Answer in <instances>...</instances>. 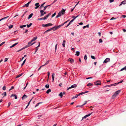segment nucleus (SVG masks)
I'll list each match as a JSON object with an SVG mask.
<instances>
[{"instance_id":"obj_1","label":"nucleus","mask_w":126,"mask_h":126,"mask_svg":"<svg viewBox=\"0 0 126 126\" xmlns=\"http://www.w3.org/2000/svg\"><path fill=\"white\" fill-rule=\"evenodd\" d=\"M65 10L62 9L61 11L59 12L58 15L56 16V18H57L60 17L61 15H63L65 14Z\"/></svg>"},{"instance_id":"obj_2","label":"nucleus","mask_w":126,"mask_h":126,"mask_svg":"<svg viewBox=\"0 0 126 126\" xmlns=\"http://www.w3.org/2000/svg\"><path fill=\"white\" fill-rule=\"evenodd\" d=\"M51 14L50 13H49L47 15L45 16L44 17H42L41 18H38V20H45L50 15H51Z\"/></svg>"},{"instance_id":"obj_3","label":"nucleus","mask_w":126,"mask_h":126,"mask_svg":"<svg viewBox=\"0 0 126 126\" xmlns=\"http://www.w3.org/2000/svg\"><path fill=\"white\" fill-rule=\"evenodd\" d=\"M120 90H118L116 91L114 93V94L112 96V98H114L120 92Z\"/></svg>"},{"instance_id":"obj_4","label":"nucleus","mask_w":126,"mask_h":126,"mask_svg":"<svg viewBox=\"0 0 126 126\" xmlns=\"http://www.w3.org/2000/svg\"><path fill=\"white\" fill-rule=\"evenodd\" d=\"M40 13L41 14L40 16H42L44 15V14L46 13V12H44V10H41L40 11Z\"/></svg>"},{"instance_id":"obj_5","label":"nucleus","mask_w":126,"mask_h":126,"mask_svg":"<svg viewBox=\"0 0 126 126\" xmlns=\"http://www.w3.org/2000/svg\"><path fill=\"white\" fill-rule=\"evenodd\" d=\"M94 84L95 85H99L101 84V83L99 80H98L94 83Z\"/></svg>"},{"instance_id":"obj_6","label":"nucleus","mask_w":126,"mask_h":126,"mask_svg":"<svg viewBox=\"0 0 126 126\" xmlns=\"http://www.w3.org/2000/svg\"><path fill=\"white\" fill-rule=\"evenodd\" d=\"M77 87V85L76 84H74L72 85L71 87L68 88L67 89V90H68L69 89L72 88H74L76 87Z\"/></svg>"},{"instance_id":"obj_7","label":"nucleus","mask_w":126,"mask_h":126,"mask_svg":"<svg viewBox=\"0 0 126 126\" xmlns=\"http://www.w3.org/2000/svg\"><path fill=\"white\" fill-rule=\"evenodd\" d=\"M110 59L109 58H107L103 62V63H106L108 62H109L110 61Z\"/></svg>"},{"instance_id":"obj_8","label":"nucleus","mask_w":126,"mask_h":126,"mask_svg":"<svg viewBox=\"0 0 126 126\" xmlns=\"http://www.w3.org/2000/svg\"><path fill=\"white\" fill-rule=\"evenodd\" d=\"M92 112L90 113L89 114L86 115L84 116V117H83L82 118V120L84 119H85V118H86L87 117L89 116H90V115H91L92 114Z\"/></svg>"},{"instance_id":"obj_9","label":"nucleus","mask_w":126,"mask_h":126,"mask_svg":"<svg viewBox=\"0 0 126 126\" xmlns=\"http://www.w3.org/2000/svg\"><path fill=\"white\" fill-rule=\"evenodd\" d=\"M62 26L61 25H60L58 26H55L54 27V30H56L57 29L60 28Z\"/></svg>"},{"instance_id":"obj_10","label":"nucleus","mask_w":126,"mask_h":126,"mask_svg":"<svg viewBox=\"0 0 126 126\" xmlns=\"http://www.w3.org/2000/svg\"><path fill=\"white\" fill-rule=\"evenodd\" d=\"M39 3H36L35 4V5L36 6V7H35V9H37L40 6V5H39Z\"/></svg>"},{"instance_id":"obj_11","label":"nucleus","mask_w":126,"mask_h":126,"mask_svg":"<svg viewBox=\"0 0 126 126\" xmlns=\"http://www.w3.org/2000/svg\"><path fill=\"white\" fill-rule=\"evenodd\" d=\"M32 1V0H31L30 2H29L28 3H27L25 4L23 6V7H28L29 6V4L31 2V1Z\"/></svg>"},{"instance_id":"obj_12","label":"nucleus","mask_w":126,"mask_h":126,"mask_svg":"<svg viewBox=\"0 0 126 126\" xmlns=\"http://www.w3.org/2000/svg\"><path fill=\"white\" fill-rule=\"evenodd\" d=\"M68 61L70 62L71 63H73L74 62V60L71 58H69L68 59Z\"/></svg>"},{"instance_id":"obj_13","label":"nucleus","mask_w":126,"mask_h":126,"mask_svg":"<svg viewBox=\"0 0 126 126\" xmlns=\"http://www.w3.org/2000/svg\"><path fill=\"white\" fill-rule=\"evenodd\" d=\"M88 91H86V92H83L80 93L79 94H78V95H79V96L80 95L83 94H85V93H88Z\"/></svg>"},{"instance_id":"obj_14","label":"nucleus","mask_w":126,"mask_h":126,"mask_svg":"<svg viewBox=\"0 0 126 126\" xmlns=\"http://www.w3.org/2000/svg\"><path fill=\"white\" fill-rule=\"evenodd\" d=\"M65 94V93L64 92H63V93H62V92H61L60 93L59 95L61 97V98H62V97L63 94Z\"/></svg>"},{"instance_id":"obj_15","label":"nucleus","mask_w":126,"mask_h":126,"mask_svg":"<svg viewBox=\"0 0 126 126\" xmlns=\"http://www.w3.org/2000/svg\"><path fill=\"white\" fill-rule=\"evenodd\" d=\"M32 42H31H31H29L28 43V45H29V46H31L33 44L35 43H31Z\"/></svg>"},{"instance_id":"obj_16","label":"nucleus","mask_w":126,"mask_h":126,"mask_svg":"<svg viewBox=\"0 0 126 126\" xmlns=\"http://www.w3.org/2000/svg\"><path fill=\"white\" fill-rule=\"evenodd\" d=\"M18 43H15L13 45H12V46H10V48H12L13 47H14L16 45H17Z\"/></svg>"},{"instance_id":"obj_17","label":"nucleus","mask_w":126,"mask_h":126,"mask_svg":"<svg viewBox=\"0 0 126 126\" xmlns=\"http://www.w3.org/2000/svg\"><path fill=\"white\" fill-rule=\"evenodd\" d=\"M27 97V96L25 95V94H24V95L22 97V100H23L25 98H26Z\"/></svg>"},{"instance_id":"obj_18","label":"nucleus","mask_w":126,"mask_h":126,"mask_svg":"<svg viewBox=\"0 0 126 126\" xmlns=\"http://www.w3.org/2000/svg\"><path fill=\"white\" fill-rule=\"evenodd\" d=\"M42 26L43 27H47L48 26H49L48 24L47 23L46 24H43L42 25Z\"/></svg>"},{"instance_id":"obj_19","label":"nucleus","mask_w":126,"mask_h":126,"mask_svg":"<svg viewBox=\"0 0 126 126\" xmlns=\"http://www.w3.org/2000/svg\"><path fill=\"white\" fill-rule=\"evenodd\" d=\"M126 3V0H124L122 1L121 3L120 4V5L123 4H125Z\"/></svg>"},{"instance_id":"obj_20","label":"nucleus","mask_w":126,"mask_h":126,"mask_svg":"<svg viewBox=\"0 0 126 126\" xmlns=\"http://www.w3.org/2000/svg\"><path fill=\"white\" fill-rule=\"evenodd\" d=\"M55 74L54 73H53L52 74V81L53 82L54 81V76H55Z\"/></svg>"},{"instance_id":"obj_21","label":"nucleus","mask_w":126,"mask_h":126,"mask_svg":"<svg viewBox=\"0 0 126 126\" xmlns=\"http://www.w3.org/2000/svg\"><path fill=\"white\" fill-rule=\"evenodd\" d=\"M87 101H86L85 102V103L84 104H83L82 105H81V106H76V107H81L83 106V105H84L86 104L87 103Z\"/></svg>"},{"instance_id":"obj_22","label":"nucleus","mask_w":126,"mask_h":126,"mask_svg":"<svg viewBox=\"0 0 126 126\" xmlns=\"http://www.w3.org/2000/svg\"><path fill=\"white\" fill-rule=\"evenodd\" d=\"M37 38V37H35L34 38L31 40V41L32 42L33 41H34L35 40H36Z\"/></svg>"},{"instance_id":"obj_23","label":"nucleus","mask_w":126,"mask_h":126,"mask_svg":"<svg viewBox=\"0 0 126 126\" xmlns=\"http://www.w3.org/2000/svg\"><path fill=\"white\" fill-rule=\"evenodd\" d=\"M33 15V13H31V14L30 15H29V17H28V19H30L31 18L32 16V15Z\"/></svg>"},{"instance_id":"obj_24","label":"nucleus","mask_w":126,"mask_h":126,"mask_svg":"<svg viewBox=\"0 0 126 126\" xmlns=\"http://www.w3.org/2000/svg\"><path fill=\"white\" fill-rule=\"evenodd\" d=\"M9 17V16H6V17H3L2 18V19H1L0 20V21H1L2 20H4V19H7V18H8V17Z\"/></svg>"},{"instance_id":"obj_25","label":"nucleus","mask_w":126,"mask_h":126,"mask_svg":"<svg viewBox=\"0 0 126 126\" xmlns=\"http://www.w3.org/2000/svg\"><path fill=\"white\" fill-rule=\"evenodd\" d=\"M79 96V95H78V94H76L75 96H73L72 98V99H75V98H77L78 96Z\"/></svg>"},{"instance_id":"obj_26","label":"nucleus","mask_w":126,"mask_h":126,"mask_svg":"<svg viewBox=\"0 0 126 126\" xmlns=\"http://www.w3.org/2000/svg\"><path fill=\"white\" fill-rule=\"evenodd\" d=\"M50 5H47V6H46L45 7H44V9H43V10L44 11H45L46 10V9L48 6H50Z\"/></svg>"},{"instance_id":"obj_27","label":"nucleus","mask_w":126,"mask_h":126,"mask_svg":"<svg viewBox=\"0 0 126 126\" xmlns=\"http://www.w3.org/2000/svg\"><path fill=\"white\" fill-rule=\"evenodd\" d=\"M65 41L64 40L62 44V45L63 47H64L65 46Z\"/></svg>"},{"instance_id":"obj_28","label":"nucleus","mask_w":126,"mask_h":126,"mask_svg":"<svg viewBox=\"0 0 126 126\" xmlns=\"http://www.w3.org/2000/svg\"><path fill=\"white\" fill-rule=\"evenodd\" d=\"M126 70V66L124 67V68H122L121 70L120 71H121L123 70Z\"/></svg>"},{"instance_id":"obj_29","label":"nucleus","mask_w":126,"mask_h":126,"mask_svg":"<svg viewBox=\"0 0 126 126\" xmlns=\"http://www.w3.org/2000/svg\"><path fill=\"white\" fill-rule=\"evenodd\" d=\"M51 89H49L46 92V93L47 94H48L49 93V92H51Z\"/></svg>"},{"instance_id":"obj_30","label":"nucleus","mask_w":126,"mask_h":126,"mask_svg":"<svg viewBox=\"0 0 126 126\" xmlns=\"http://www.w3.org/2000/svg\"><path fill=\"white\" fill-rule=\"evenodd\" d=\"M76 55L77 56H79V51H76Z\"/></svg>"},{"instance_id":"obj_31","label":"nucleus","mask_w":126,"mask_h":126,"mask_svg":"<svg viewBox=\"0 0 126 126\" xmlns=\"http://www.w3.org/2000/svg\"><path fill=\"white\" fill-rule=\"evenodd\" d=\"M32 23H31L30 24H29V25H28V24H27V27L28 28H29L32 25Z\"/></svg>"},{"instance_id":"obj_32","label":"nucleus","mask_w":126,"mask_h":126,"mask_svg":"<svg viewBox=\"0 0 126 126\" xmlns=\"http://www.w3.org/2000/svg\"><path fill=\"white\" fill-rule=\"evenodd\" d=\"M93 85V84L91 83H89L87 85V86H91Z\"/></svg>"},{"instance_id":"obj_33","label":"nucleus","mask_w":126,"mask_h":126,"mask_svg":"<svg viewBox=\"0 0 126 126\" xmlns=\"http://www.w3.org/2000/svg\"><path fill=\"white\" fill-rule=\"evenodd\" d=\"M89 26V25L88 24L86 26H83V29H85L86 27L88 28Z\"/></svg>"},{"instance_id":"obj_34","label":"nucleus","mask_w":126,"mask_h":126,"mask_svg":"<svg viewBox=\"0 0 126 126\" xmlns=\"http://www.w3.org/2000/svg\"><path fill=\"white\" fill-rule=\"evenodd\" d=\"M26 59L23 62V63H22L21 64V66H22L25 63V61H26Z\"/></svg>"},{"instance_id":"obj_35","label":"nucleus","mask_w":126,"mask_h":126,"mask_svg":"<svg viewBox=\"0 0 126 126\" xmlns=\"http://www.w3.org/2000/svg\"><path fill=\"white\" fill-rule=\"evenodd\" d=\"M2 95H4L3 97L5 96L6 95V92H4L2 94Z\"/></svg>"},{"instance_id":"obj_36","label":"nucleus","mask_w":126,"mask_h":126,"mask_svg":"<svg viewBox=\"0 0 126 126\" xmlns=\"http://www.w3.org/2000/svg\"><path fill=\"white\" fill-rule=\"evenodd\" d=\"M30 47L29 45L28 44L27 45L25 46L23 48V49H24L26 48L27 47Z\"/></svg>"},{"instance_id":"obj_37","label":"nucleus","mask_w":126,"mask_h":126,"mask_svg":"<svg viewBox=\"0 0 126 126\" xmlns=\"http://www.w3.org/2000/svg\"><path fill=\"white\" fill-rule=\"evenodd\" d=\"M54 29V27L49 29L48 30V32L49 31H51V30H52L53 29Z\"/></svg>"},{"instance_id":"obj_38","label":"nucleus","mask_w":126,"mask_h":126,"mask_svg":"<svg viewBox=\"0 0 126 126\" xmlns=\"http://www.w3.org/2000/svg\"><path fill=\"white\" fill-rule=\"evenodd\" d=\"M42 103V102H39V103H37L36 104L35 107H36L37 106H38L39 104H41V103Z\"/></svg>"},{"instance_id":"obj_39","label":"nucleus","mask_w":126,"mask_h":126,"mask_svg":"<svg viewBox=\"0 0 126 126\" xmlns=\"http://www.w3.org/2000/svg\"><path fill=\"white\" fill-rule=\"evenodd\" d=\"M45 87L46 88H48L49 87V85L48 84H46L45 85Z\"/></svg>"},{"instance_id":"obj_40","label":"nucleus","mask_w":126,"mask_h":126,"mask_svg":"<svg viewBox=\"0 0 126 126\" xmlns=\"http://www.w3.org/2000/svg\"><path fill=\"white\" fill-rule=\"evenodd\" d=\"M91 58L93 59H94V60H95V57L93 56H92V55H91Z\"/></svg>"},{"instance_id":"obj_41","label":"nucleus","mask_w":126,"mask_h":126,"mask_svg":"<svg viewBox=\"0 0 126 126\" xmlns=\"http://www.w3.org/2000/svg\"><path fill=\"white\" fill-rule=\"evenodd\" d=\"M87 59V55H85V56H84V60H86Z\"/></svg>"},{"instance_id":"obj_42","label":"nucleus","mask_w":126,"mask_h":126,"mask_svg":"<svg viewBox=\"0 0 126 126\" xmlns=\"http://www.w3.org/2000/svg\"><path fill=\"white\" fill-rule=\"evenodd\" d=\"M22 74V73H21L18 75L16 77V78H18L21 76Z\"/></svg>"},{"instance_id":"obj_43","label":"nucleus","mask_w":126,"mask_h":126,"mask_svg":"<svg viewBox=\"0 0 126 126\" xmlns=\"http://www.w3.org/2000/svg\"><path fill=\"white\" fill-rule=\"evenodd\" d=\"M57 44L55 46V52L57 50Z\"/></svg>"},{"instance_id":"obj_44","label":"nucleus","mask_w":126,"mask_h":126,"mask_svg":"<svg viewBox=\"0 0 126 126\" xmlns=\"http://www.w3.org/2000/svg\"><path fill=\"white\" fill-rule=\"evenodd\" d=\"M33 98H32V99H31V100H30V101L28 102V106H29V105L30 104L31 101L32 100Z\"/></svg>"},{"instance_id":"obj_45","label":"nucleus","mask_w":126,"mask_h":126,"mask_svg":"<svg viewBox=\"0 0 126 126\" xmlns=\"http://www.w3.org/2000/svg\"><path fill=\"white\" fill-rule=\"evenodd\" d=\"M6 89V87L5 86H4L2 88V89L3 90H5Z\"/></svg>"},{"instance_id":"obj_46","label":"nucleus","mask_w":126,"mask_h":126,"mask_svg":"<svg viewBox=\"0 0 126 126\" xmlns=\"http://www.w3.org/2000/svg\"><path fill=\"white\" fill-rule=\"evenodd\" d=\"M99 42L100 43H101L103 42V41L101 39H100L99 40Z\"/></svg>"},{"instance_id":"obj_47","label":"nucleus","mask_w":126,"mask_h":126,"mask_svg":"<svg viewBox=\"0 0 126 126\" xmlns=\"http://www.w3.org/2000/svg\"><path fill=\"white\" fill-rule=\"evenodd\" d=\"M45 2L44 3H43L42 4V5H41V6H40V8H41L42 7H43V6L44 5V4H45Z\"/></svg>"},{"instance_id":"obj_48","label":"nucleus","mask_w":126,"mask_h":126,"mask_svg":"<svg viewBox=\"0 0 126 126\" xmlns=\"http://www.w3.org/2000/svg\"><path fill=\"white\" fill-rule=\"evenodd\" d=\"M5 43V42H4L2 43L1 44H0V47L3 44Z\"/></svg>"},{"instance_id":"obj_49","label":"nucleus","mask_w":126,"mask_h":126,"mask_svg":"<svg viewBox=\"0 0 126 126\" xmlns=\"http://www.w3.org/2000/svg\"><path fill=\"white\" fill-rule=\"evenodd\" d=\"M71 23L70 22L66 26V28L68 26H69L71 24Z\"/></svg>"},{"instance_id":"obj_50","label":"nucleus","mask_w":126,"mask_h":126,"mask_svg":"<svg viewBox=\"0 0 126 126\" xmlns=\"http://www.w3.org/2000/svg\"><path fill=\"white\" fill-rule=\"evenodd\" d=\"M56 13H54V14H53L52 16V17H54L56 15Z\"/></svg>"},{"instance_id":"obj_51","label":"nucleus","mask_w":126,"mask_h":126,"mask_svg":"<svg viewBox=\"0 0 126 126\" xmlns=\"http://www.w3.org/2000/svg\"><path fill=\"white\" fill-rule=\"evenodd\" d=\"M118 84V83H116L113 84V86H115L117 85Z\"/></svg>"},{"instance_id":"obj_52","label":"nucleus","mask_w":126,"mask_h":126,"mask_svg":"<svg viewBox=\"0 0 126 126\" xmlns=\"http://www.w3.org/2000/svg\"><path fill=\"white\" fill-rule=\"evenodd\" d=\"M14 88V86H12L11 87V88L9 89V91L13 89Z\"/></svg>"},{"instance_id":"obj_53","label":"nucleus","mask_w":126,"mask_h":126,"mask_svg":"<svg viewBox=\"0 0 126 126\" xmlns=\"http://www.w3.org/2000/svg\"><path fill=\"white\" fill-rule=\"evenodd\" d=\"M49 61H47L46 63H45V64L46 65H47V64L49 63Z\"/></svg>"},{"instance_id":"obj_54","label":"nucleus","mask_w":126,"mask_h":126,"mask_svg":"<svg viewBox=\"0 0 126 126\" xmlns=\"http://www.w3.org/2000/svg\"><path fill=\"white\" fill-rule=\"evenodd\" d=\"M14 96H15V99H17V96L15 94V95Z\"/></svg>"},{"instance_id":"obj_55","label":"nucleus","mask_w":126,"mask_h":126,"mask_svg":"<svg viewBox=\"0 0 126 126\" xmlns=\"http://www.w3.org/2000/svg\"><path fill=\"white\" fill-rule=\"evenodd\" d=\"M40 46V43H39V45L37 46V47L36 48H37L38 47H39Z\"/></svg>"},{"instance_id":"obj_56","label":"nucleus","mask_w":126,"mask_h":126,"mask_svg":"<svg viewBox=\"0 0 126 126\" xmlns=\"http://www.w3.org/2000/svg\"><path fill=\"white\" fill-rule=\"evenodd\" d=\"M75 18H74L73 19H72L71 20L70 22L72 23V22H73L75 20Z\"/></svg>"},{"instance_id":"obj_57","label":"nucleus","mask_w":126,"mask_h":126,"mask_svg":"<svg viewBox=\"0 0 126 126\" xmlns=\"http://www.w3.org/2000/svg\"><path fill=\"white\" fill-rule=\"evenodd\" d=\"M13 25H12L10 26H9V28H10V29L11 28L13 27Z\"/></svg>"},{"instance_id":"obj_58","label":"nucleus","mask_w":126,"mask_h":126,"mask_svg":"<svg viewBox=\"0 0 126 126\" xmlns=\"http://www.w3.org/2000/svg\"><path fill=\"white\" fill-rule=\"evenodd\" d=\"M28 32V29H27L26 30L25 32L23 33H26L27 32Z\"/></svg>"},{"instance_id":"obj_59","label":"nucleus","mask_w":126,"mask_h":126,"mask_svg":"<svg viewBox=\"0 0 126 126\" xmlns=\"http://www.w3.org/2000/svg\"><path fill=\"white\" fill-rule=\"evenodd\" d=\"M116 19V18H114V17H112L111 18L110 20H113V19Z\"/></svg>"},{"instance_id":"obj_60","label":"nucleus","mask_w":126,"mask_h":126,"mask_svg":"<svg viewBox=\"0 0 126 126\" xmlns=\"http://www.w3.org/2000/svg\"><path fill=\"white\" fill-rule=\"evenodd\" d=\"M111 86H113V84L110 85H107L106 86H108V87H110Z\"/></svg>"},{"instance_id":"obj_61","label":"nucleus","mask_w":126,"mask_h":126,"mask_svg":"<svg viewBox=\"0 0 126 126\" xmlns=\"http://www.w3.org/2000/svg\"><path fill=\"white\" fill-rule=\"evenodd\" d=\"M38 49V48H36V50H35V52H34V54H35L36 53V52L37 51Z\"/></svg>"},{"instance_id":"obj_62","label":"nucleus","mask_w":126,"mask_h":126,"mask_svg":"<svg viewBox=\"0 0 126 126\" xmlns=\"http://www.w3.org/2000/svg\"><path fill=\"white\" fill-rule=\"evenodd\" d=\"M11 103L10 102H9L8 104V107H9V106H10V105H11Z\"/></svg>"},{"instance_id":"obj_63","label":"nucleus","mask_w":126,"mask_h":126,"mask_svg":"<svg viewBox=\"0 0 126 126\" xmlns=\"http://www.w3.org/2000/svg\"><path fill=\"white\" fill-rule=\"evenodd\" d=\"M114 1V0H110L109 1L110 3L113 2Z\"/></svg>"},{"instance_id":"obj_64","label":"nucleus","mask_w":126,"mask_h":126,"mask_svg":"<svg viewBox=\"0 0 126 126\" xmlns=\"http://www.w3.org/2000/svg\"><path fill=\"white\" fill-rule=\"evenodd\" d=\"M79 24L80 25H82L83 24V23L82 22H80L79 23Z\"/></svg>"}]
</instances>
